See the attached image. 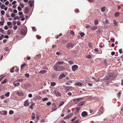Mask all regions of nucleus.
Segmentation results:
<instances>
[{"instance_id":"f257e3e1","label":"nucleus","mask_w":123,"mask_h":123,"mask_svg":"<svg viewBox=\"0 0 123 123\" xmlns=\"http://www.w3.org/2000/svg\"><path fill=\"white\" fill-rule=\"evenodd\" d=\"M53 68L54 70L56 71H62L64 69L63 67L58 65L57 64L53 66Z\"/></svg>"},{"instance_id":"f03ea898","label":"nucleus","mask_w":123,"mask_h":123,"mask_svg":"<svg viewBox=\"0 0 123 123\" xmlns=\"http://www.w3.org/2000/svg\"><path fill=\"white\" fill-rule=\"evenodd\" d=\"M115 75L113 74L110 73L109 74L108 79L110 80H113L115 78Z\"/></svg>"},{"instance_id":"7ed1b4c3","label":"nucleus","mask_w":123,"mask_h":123,"mask_svg":"<svg viewBox=\"0 0 123 123\" xmlns=\"http://www.w3.org/2000/svg\"><path fill=\"white\" fill-rule=\"evenodd\" d=\"M53 93L56 96L60 97L61 96V93L56 90H54L53 91Z\"/></svg>"},{"instance_id":"20e7f679","label":"nucleus","mask_w":123,"mask_h":123,"mask_svg":"<svg viewBox=\"0 0 123 123\" xmlns=\"http://www.w3.org/2000/svg\"><path fill=\"white\" fill-rule=\"evenodd\" d=\"M83 98H77L76 99H73L74 102L75 103V104H76L78 103V102L80 100H82Z\"/></svg>"},{"instance_id":"39448f33","label":"nucleus","mask_w":123,"mask_h":123,"mask_svg":"<svg viewBox=\"0 0 123 123\" xmlns=\"http://www.w3.org/2000/svg\"><path fill=\"white\" fill-rule=\"evenodd\" d=\"M78 68V67L76 65H74L73 66L72 68V69L73 71H76V69Z\"/></svg>"},{"instance_id":"423d86ee","label":"nucleus","mask_w":123,"mask_h":123,"mask_svg":"<svg viewBox=\"0 0 123 123\" xmlns=\"http://www.w3.org/2000/svg\"><path fill=\"white\" fill-rule=\"evenodd\" d=\"M72 88V87L71 86H66L65 87V89L66 90L65 91V92H69V91H71V90Z\"/></svg>"},{"instance_id":"0eeeda50","label":"nucleus","mask_w":123,"mask_h":123,"mask_svg":"<svg viewBox=\"0 0 123 123\" xmlns=\"http://www.w3.org/2000/svg\"><path fill=\"white\" fill-rule=\"evenodd\" d=\"M72 114L71 113L69 114L68 115L65 117H64V119H68L70 118L72 116Z\"/></svg>"},{"instance_id":"6e6552de","label":"nucleus","mask_w":123,"mask_h":123,"mask_svg":"<svg viewBox=\"0 0 123 123\" xmlns=\"http://www.w3.org/2000/svg\"><path fill=\"white\" fill-rule=\"evenodd\" d=\"M74 46V44L71 43H68L66 46V47L67 48H70L71 47L72 48Z\"/></svg>"},{"instance_id":"1a4fd4ad","label":"nucleus","mask_w":123,"mask_h":123,"mask_svg":"<svg viewBox=\"0 0 123 123\" xmlns=\"http://www.w3.org/2000/svg\"><path fill=\"white\" fill-rule=\"evenodd\" d=\"M20 33L22 35H24L25 34V30L24 29H21L20 32Z\"/></svg>"},{"instance_id":"9d476101","label":"nucleus","mask_w":123,"mask_h":123,"mask_svg":"<svg viewBox=\"0 0 123 123\" xmlns=\"http://www.w3.org/2000/svg\"><path fill=\"white\" fill-rule=\"evenodd\" d=\"M65 76V74L63 73L60 74L59 76L58 79H61Z\"/></svg>"},{"instance_id":"9b49d317","label":"nucleus","mask_w":123,"mask_h":123,"mask_svg":"<svg viewBox=\"0 0 123 123\" xmlns=\"http://www.w3.org/2000/svg\"><path fill=\"white\" fill-rule=\"evenodd\" d=\"M25 8L24 13L25 14H28L29 13V9L28 7H25Z\"/></svg>"},{"instance_id":"f8f14e48","label":"nucleus","mask_w":123,"mask_h":123,"mask_svg":"<svg viewBox=\"0 0 123 123\" xmlns=\"http://www.w3.org/2000/svg\"><path fill=\"white\" fill-rule=\"evenodd\" d=\"M87 115V112L86 111H84L82 113V116L83 117H85Z\"/></svg>"},{"instance_id":"ddd939ff","label":"nucleus","mask_w":123,"mask_h":123,"mask_svg":"<svg viewBox=\"0 0 123 123\" xmlns=\"http://www.w3.org/2000/svg\"><path fill=\"white\" fill-rule=\"evenodd\" d=\"M29 104V103L28 100H26L24 103V106H28Z\"/></svg>"},{"instance_id":"4468645a","label":"nucleus","mask_w":123,"mask_h":123,"mask_svg":"<svg viewBox=\"0 0 123 123\" xmlns=\"http://www.w3.org/2000/svg\"><path fill=\"white\" fill-rule=\"evenodd\" d=\"M85 103V101L81 102L78 104V105L80 106H81L83 105Z\"/></svg>"},{"instance_id":"2eb2a0df","label":"nucleus","mask_w":123,"mask_h":123,"mask_svg":"<svg viewBox=\"0 0 123 123\" xmlns=\"http://www.w3.org/2000/svg\"><path fill=\"white\" fill-rule=\"evenodd\" d=\"M13 32V31L12 30H8L7 32V34L9 35L12 34Z\"/></svg>"},{"instance_id":"dca6fc26","label":"nucleus","mask_w":123,"mask_h":123,"mask_svg":"<svg viewBox=\"0 0 123 123\" xmlns=\"http://www.w3.org/2000/svg\"><path fill=\"white\" fill-rule=\"evenodd\" d=\"M0 114L3 115H6L7 114V112L6 111H3L0 112Z\"/></svg>"},{"instance_id":"f3484780","label":"nucleus","mask_w":123,"mask_h":123,"mask_svg":"<svg viewBox=\"0 0 123 123\" xmlns=\"http://www.w3.org/2000/svg\"><path fill=\"white\" fill-rule=\"evenodd\" d=\"M16 94L19 96H22L23 95V93L21 92H16Z\"/></svg>"},{"instance_id":"a211bd4d","label":"nucleus","mask_w":123,"mask_h":123,"mask_svg":"<svg viewBox=\"0 0 123 123\" xmlns=\"http://www.w3.org/2000/svg\"><path fill=\"white\" fill-rule=\"evenodd\" d=\"M75 85L76 86H80L82 85V84L80 82H78L75 84Z\"/></svg>"},{"instance_id":"6ab92c4d","label":"nucleus","mask_w":123,"mask_h":123,"mask_svg":"<svg viewBox=\"0 0 123 123\" xmlns=\"http://www.w3.org/2000/svg\"><path fill=\"white\" fill-rule=\"evenodd\" d=\"M20 85V84L19 83H15L14 82L13 83V85L15 87L18 86Z\"/></svg>"},{"instance_id":"aec40b11","label":"nucleus","mask_w":123,"mask_h":123,"mask_svg":"<svg viewBox=\"0 0 123 123\" xmlns=\"http://www.w3.org/2000/svg\"><path fill=\"white\" fill-rule=\"evenodd\" d=\"M97 26H93L92 27H91V30H94L96 29H97Z\"/></svg>"},{"instance_id":"412c9836","label":"nucleus","mask_w":123,"mask_h":123,"mask_svg":"<svg viewBox=\"0 0 123 123\" xmlns=\"http://www.w3.org/2000/svg\"><path fill=\"white\" fill-rule=\"evenodd\" d=\"M47 72V71L45 70H42L39 72V73L40 74H43Z\"/></svg>"},{"instance_id":"4be33fe9","label":"nucleus","mask_w":123,"mask_h":123,"mask_svg":"<svg viewBox=\"0 0 123 123\" xmlns=\"http://www.w3.org/2000/svg\"><path fill=\"white\" fill-rule=\"evenodd\" d=\"M57 109V108L56 106H53L52 107V111H54L56 110Z\"/></svg>"},{"instance_id":"5701e85b","label":"nucleus","mask_w":123,"mask_h":123,"mask_svg":"<svg viewBox=\"0 0 123 123\" xmlns=\"http://www.w3.org/2000/svg\"><path fill=\"white\" fill-rule=\"evenodd\" d=\"M31 85L29 84H27L24 85L25 87L26 88L29 87L31 86Z\"/></svg>"},{"instance_id":"b1692460","label":"nucleus","mask_w":123,"mask_h":123,"mask_svg":"<svg viewBox=\"0 0 123 123\" xmlns=\"http://www.w3.org/2000/svg\"><path fill=\"white\" fill-rule=\"evenodd\" d=\"M70 83H72V82L70 80L68 81V82H67L66 83V85H67L69 86L70 85Z\"/></svg>"},{"instance_id":"393cba45","label":"nucleus","mask_w":123,"mask_h":123,"mask_svg":"<svg viewBox=\"0 0 123 123\" xmlns=\"http://www.w3.org/2000/svg\"><path fill=\"white\" fill-rule=\"evenodd\" d=\"M7 79H4L3 81L2 82H1V84H4V83H6V82H7Z\"/></svg>"},{"instance_id":"a878e982","label":"nucleus","mask_w":123,"mask_h":123,"mask_svg":"<svg viewBox=\"0 0 123 123\" xmlns=\"http://www.w3.org/2000/svg\"><path fill=\"white\" fill-rule=\"evenodd\" d=\"M35 114L34 113H33L31 115V118L33 119H34L35 118Z\"/></svg>"},{"instance_id":"bb28decb","label":"nucleus","mask_w":123,"mask_h":123,"mask_svg":"<svg viewBox=\"0 0 123 123\" xmlns=\"http://www.w3.org/2000/svg\"><path fill=\"white\" fill-rule=\"evenodd\" d=\"M64 63V62H57L56 64H58V65H62V64H63V63Z\"/></svg>"},{"instance_id":"cd10ccee","label":"nucleus","mask_w":123,"mask_h":123,"mask_svg":"<svg viewBox=\"0 0 123 123\" xmlns=\"http://www.w3.org/2000/svg\"><path fill=\"white\" fill-rule=\"evenodd\" d=\"M56 84L55 82H52L51 84V86H54L56 85Z\"/></svg>"},{"instance_id":"c85d7f7f","label":"nucleus","mask_w":123,"mask_h":123,"mask_svg":"<svg viewBox=\"0 0 123 123\" xmlns=\"http://www.w3.org/2000/svg\"><path fill=\"white\" fill-rule=\"evenodd\" d=\"M31 103H32V104L29 106V107L30 109H32L33 108V106L34 105V104L32 102Z\"/></svg>"},{"instance_id":"c756f323","label":"nucleus","mask_w":123,"mask_h":123,"mask_svg":"<svg viewBox=\"0 0 123 123\" xmlns=\"http://www.w3.org/2000/svg\"><path fill=\"white\" fill-rule=\"evenodd\" d=\"M119 15V13L118 12H116L114 14V15L116 17H117V16Z\"/></svg>"},{"instance_id":"7c9ffc66","label":"nucleus","mask_w":123,"mask_h":123,"mask_svg":"<svg viewBox=\"0 0 123 123\" xmlns=\"http://www.w3.org/2000/svg\"><path fill=\"white\" fill-rule=\"evenodd\" d=\"M113 23L115 26H117L118 25L117 22H116V20L115 19L114 20Z\"/></svg>"},{"instance_id":"2f4dec72","label":"nucleus","mask_w":123,"mask_h":123,"mask_svg":"<svg viewBox=\"0 0 123 123\" xmlns=\"http://www.w3.org/2000/svg\"><path fill=\"white\" fill-rule=\"evenodd\" d=\"M105 7H103L101 8V11L103 12H104L105 11Z\"/></svg>"},{"instance_id":"473e14b6","label":"nucleus","mask_w":123,"mask_h":123,"mask_svg":"<svg viewBox=\"0 0 123 123\" xmlns=\"http://www.w3.org/2000/svg\"><path fill=\"white\" fill-rule=\"evenodd\" d=\"M64 104V102L63 101H62L59 105V106H60L63 105Z\"/></svg>"},{"instance_id":"72a5a7b5","label":"nucleus","mask_w":123,"mask_h":123,"mask_svg":"<svg viewBox=\"0 0 123 123\" xmlns=\"http://www.w3.org/2000/svg\"><path fill=\"white\" fill-rule=\"evenodd\" d=\"M80 35L81 37H83L85 35V34L83 32H81L80 33Z\"/></svg>"},{"instance_id":"f704fd0d","label":"nucleus","mask_w":123,"mask_h":123,"mask_svg":"<svg viewBox=\"0 0 123 123\" xmlns=\"http://www.w3.org/2000/svg\"><path fill=\"white\" fill-rule=\"evenodd\" d=\"M98 21L97 20H95L94 21V24L95 25L98 24Z\"/></svg>"},{"instance_id":"c9c22d12","label":"nucleus","mask_w":123,"mask_h":123,"mask_svg":"<svg viewBox=\"0 0 123 123\" xmlns=\"http://www.w3.org/2000/svg\"><path fill=\"white\" fill-rule=\"evenodd\" d=\"M91 26L88 25L86 24V28H88L89 27H91Z\"/></svg>"},{"instance_id":"e433bc0d","label":"nucleus","mask_w":123,"mask_h":123,"mask_svg":"<svg viewBox=\"0 0 123 123\" xmlns=\"http://www.w3.org/2000/svg\"><path fill=\"white\" fill-rule=\"evenodd\" d=\"M86 58L89 59L91 57V55H88L86 56Z\"/></svg>"},{"instance_id":"4c0bfd02","label":"nucleus","mask_w":123,"mask_h":123,"mask_svg":"<svg viewBox=\"0 0 123 123\" xmlns=\"http://www.w3.org/2000/svg\"><path fill=\"white\" fill-rule=\"evenodd\" d=\"M5 6V5L4 4H3L1 5V6H0V8L1 9H4V8Z\"/></svg>"},{"instance_id":"58836bf2","label":"nucleus","mask_w":123,"mask_h":123,"mask_svg":"<svg viewBox=\"0 0 123 123\" xmlns=\"http://www.w3.org/2000/svg\"><path fill=\"white\" fill-rule=\"evenodd\" d=\"M69 63L71 65H73L74 64V63L72 61H70L69 62Z\"/></svg>"},{"instance_id":"ea45409f","label":"nucleus","mask_w":123,"mask_h":123,"mask_svg":"<svg viewBox=\"0 0 123 123\" xmlns=\"http://www.w3.org/2000/svg\"><path fill=\"white\" fill-rule=\"evenodd\" d=\"M10 92H8L6 93L5 94V95L7 97H8L9 95Z\"/></svg>"},{"instance_id":"a19ab883","label":"nucleus","mask_w":123,"mask_h":123,"mask_svg":"<svg viewBox=\"0 0 123 123\" xmlns=\"http://www.w3.org/2000/svg\"><path fill=\"white\" fill-rule=\"evenodd\" d=\"M62 35V34L61 33L59 35H57L56 37V39H57L60 36Z\"/></svg>"},{"instance_id":"79ce46f5","label":"nucleus","mask_w":123,"mask_h":123,"mask_svg":"<svg viewBox=\"0 0 123 123\" xmlns=\"http://www.w3.org/2000/svg\"><path fill=\"white\" fill-rule=\"evenodd\" d=\"M70 32V33L71 35L72 36H73L74 35V32L73 31H71Z\"/></svg>"},{"instance_id":"37998d69","label":"nucleus","mask_w":123,"mask_h":123,"mask_svg":"<svg viewBox=\"0 0 123 123\" xmlns=\"http://www.w3.org/2000/svg\"><path fill=\"white\" fill-rule=\"evenodd\" d=\"M104 64H105V66H107V60H105L104 61Z\"/></svg>"},{"instance_id":"c03bdc74","label":"nucleus","mask_w":123,"mask_h":123,"mask_svg":"<svg viewBox=\"0 0 123 123\" xmlns=\"http://www.w3.org/2000/svg\"><path fill=\"white\" fill-rule=\"evenodd\" d=\"M26 66V64H22L21 66V68L22 69L23 67Z\"/></svg>"},{"instance_id":"a18cd8bd","label":"nucleus","mask_w":123,"mask_h":123,"mask_svg":"<svg viewBox=\"0 0 123 123\" xmlns=\"http://www.w3.org/2000/svg\"><path fill=\"white\" fill-rule=\"evenodd\" d=\"M48 100V98H44L42 99V101H43L47 100Z\"/></svg>"},{"instance_id":"49530a36","label":"nucleus","mask_w":123,"mask_h":123,"mask_svg":"<svg viewBox=\"0 0 123 123\" xmlns=\"http://www.w3.org/2000/svg\"><path fill=\"white\" fill-rule=\"evenodd\" d=\"M13 113V111L11 110L10 111H9V113L10 114H12Z\"/></svg>"},{"instance_id":"de8ad7c7","label":"nucleus","mask_w":123,"mask_h":123,"mask_svg":"<svg viewBox=\"0 0 123 123\" xmlns=\"http://www.w3.org/2000/svg\"><path fill=\"white\" fill-rule=\"evenodd\" d=\"M17 28L18 27L17 25L14 26L13 27V29L15 30H16L17 29Z\"/></svg>"},{"instance_id":"09e8293b","label":"nucleus","mask_w":123,"mask_h":123,"mask_svg":"<svg viewBox=\"0 0 123 123\" xmlns=\"http://www.w3.org/2000/svg\"><path fill=\"white\" fill-rule=\"evenodd\" d=\"M5 12L4 10H2L1 11V14L2 15H4V14Z\"/></svg>"},{"instance_id":"8fccbe9b","label":"nucleus","mask_w":123,"mask_h":123,"mask_svg":"<svg viewBox=\"0 0 123 123\" xmlns=\"http://www.w3.org/2000/svg\"><path fill=\"white\" fill-rule=\"evenodd\" d=\"M14 19L15 20L18 19V20H19V19L18 17L17 16L15 17L14 18Z\"/></svg>"},{"instance_id":"3c124183","label":"nucleus","mask_w":123,"mask_h":123,"mask_svg":"<svg viewBox=\"0 0 123 123\" xmlns=\"http://www.w3.org/2000/svg\"><path fill=\"white\" fill-rule=\"evenodd\" d=\"M7 25L8 26H10L12 24V23L10 22H8L7 23Z\"/></svg>"},{"instance_id":"603ef678","label":"nucleus","mask_w":123,"mask_h":123,"mask_svg":"<svg viewBox=\"0 0 123 123\" xmlns=\"http://www.w3.org/2000/svg\"><path fill=\"white\" fill-rule=\"evenodd\" d=\"M8 29V27L7 25L5 26L4 27V29L5 30H7Z\"/></svg>"},{"instance_id":"864d4df0","label":"nucleus","mask_w":123,"mask_h":123,"mask_svg":"<svg viewBox=\"0 0 123 123\" xmlns=\"http://www.w3.org/2000/svg\"><path fill=\"white\" fill-rule=\"evenodd\" d=\"M0 32H1V33H2V34H4L5 33L4 31L3 30L2 28L1 29V31Z\"/></svg>"},{"instance_id":"5fc2aeb1","label":"nucleus","mask_w":123,"mask_h":123,"mask_svg":"<svg viewBox=\"0 0 123 123\" xmlns=\"http://www.w3.org/2000/svg\"><path fill=\"white\" fill-rule=\"evenodd\" d=\"M14 68H12L10 70V72L12 73L14 71Z\"/></svg>"},{"instance_id":"6e6d98bb","label":"nucleus","mask_w":123,"mask_h":123,"mask_svg":"<svg viewBox=\"0 0 123 123\" xmlns=\"http://www.w3.org/2000/svg\"><path fill=\"white\" fill-rule=\"evenodd\" d=\"M25 75L27 78H28L29 77V74L26 73L25 74Z\"/></svg>"},{"instance_id":"4d7b16f0","label":"nucleus","mask_w":123,"mask_h":123,"mask_svg":"<svg viewBox=\"0 0 123 123\" xmlns=\"http://www.w3.org/2000/svg\"><path fill=\"white\" fill-rule=\"evenodd\" d=\"M51 103L50 102H49L46 104L48 106H49L51 105Z\"/></svg>"},{"instance_id":"13d9d810","label":"nucleus","mask_w":123,"mask_h":123,"mask_svg":"<svg viewBox=\"0 0 123 123\" xmlns=\"http://www.w3.org/2000/svg\"><path fill=\"white\" fill-rule=\"evenodd\" d=\"M20 6L22 8H23L24 7V5L23 4H20Z\"/></svg>"},{"instance_id":"bf43d9fd","label":"nucleus","mask_w":123,"mask_h":123,"mask_svg":"<svg viewBox=\"0 0 123 123\" xmlns=\"http://www.w3.org/2000/svg\"><path fill=\"white\" fill-rule=\"evenodd\" d=\"M18 9L19 11H20L21 10V8L20 6H18Z\"/></svg>"},{"instance_id":"052dcab7","label":"nucleus","mask_w":123,"mask_h":123,"mask_svg":"<svg viewBox=\"0 0 123 123\" xmlns=\"http://www.w3.org/2000/svg\"><path fill=\"white\" fill-rule=\"evenodd\" d=\"M5 22H1L0 21V24L1 25H3L4 24V23Z\"/></svg>"},{"instance_id":"680f3d73","label":"nucleus","mask_w":123,"mask_h":123,"mask_svg":"<svg viewBox=\"0 0 123 123\" xmlns=\"http://www.w3.org/2000/svg\"><path fill=\"white\" fill-rule=\"evenodd\" d=\"M80 109V108H78V107H76V111H79V110Z\"/></svg>"},{"instance_id":"e2e57ef3","label":"nucleus","mask_w":123,"mask_h":123,"mask_svg":"<svg viewBox=\"0 0 123 123\" xmlns=\"http://www.w3.org/2000/svg\"><path fill=\"white\" fill-rule=\"evenodd\" d=\"M76 118H77V117H75L73 118V119H72L71 121H72V122L74 121L76 119Z\"/></svg>"},{"instance_id":"0e129e2a","label":"nucleus","mask_w":123,"mask_h":123,"mask_svg":"<svg viewBox=\"0 0 123 123\" xmlns=\"http://www.w3.org/2000/svg\"><path fill=\"white\" fill-rule=\"evenodd\" d=\"M21 23L20 21H18L17 22V24L18 25H19Z\"/></svg>"},{"instance_id":"69168bd1","label":"nucleus","mask_w":123,"mask_h":123,"mask_svg":"<svg viewBox=\"0 0 123 123\" xmlns=\"http://www.w3.org/2000/svg\"><path fill=\"white\" fill-rule=\"evenodd\" d=\"M121 94V93L120 92H118V93H117V96H118V97H119L120 96Z\"/></svg>"},{"instance_id":"338daca9","label":"nucleus","mask_w":123,"mask_h":123,"mask_svg":"<svg viewBox=\"0 0 123 123\" xmlns=\"http://www.w3.org/2000/svg\"><path fill=\"white\" fill-rule=\"evenodd\" d=\"M17 2L16 1H13L12 3V5H14Z\"/></svg>"},{"instance_id":"774afa93","label":"nucleus","mask_w":123,"mask_h":123,"mask_svg":"<svg viewBox=\"0 0 123 123\" xmlns=\"http://www.w3.org/2000/svg\"><path fill=\"white\" fill-rule=\"evenodd\" d=\"M88 45L89 47L90 48H92L93 47V46L92 45L91 43H89Z\"/></svg>"}]
</instances>
